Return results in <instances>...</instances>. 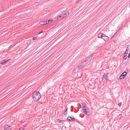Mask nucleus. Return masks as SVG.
Segmentation results:
<instances>
[{"instance_id":"f257e3e1","label":"nucleus","mask_w":130,"mask_h":130,"mask_svg":"<svg viewBox=\"0 0 130 130\" xmlns=\"http://www.w3.org/2000/svg\"><path fill=\"white\" fill-rule=\"evenodd\" d=\"M32 97L35 101H37L41 98V95L38 91H35L32 93Z\"/></svg>"},{"instance_id":"f03ea898","label":"nucleus","mask_w":130,"mask_h":130,"mask_svg":"<svg viewBox=\"0 0 130 130\" xmlns=\"http://www.w3.org/2000/svg\"><path fill=\"white\" fill-rule=\"evenodd\" d=\"M91 59L90 57H86L84 61V62H83L81 64H80V67L78 66L77 67L78 68L79 67V69H81L82 68L85 66L86 65L88 64L91 60Z\"/></svg>"},{"instance_id":"7ed1b4c3","label":"nucleus","mask_w":130,"mask_h":130,"mask_svg":"<svg viewBox=\"0 0 130 130\" xmlns=\"http://www.w3.org/2000/svg\"><path fill=\"white\" fill-rule=\"evenodd\" d=\"M69 14V12L67 11H63L62 13V18L66 17Z\"/></svg>"},{"instance_id":"20e7f679","label":"nucleus","mask_w":130,"mask_h":130,"mask_svg":"<svg viewBox=\"0 0 130 130\" xmlns=\"http://www.w3.org/2000/svg\"><path fill=\"white\" fill-rule=\"evenodd\" d=\"M105 41H107L109 39L108 36H106L105 35H104L103 36V37L102 38Z\"/></svg>"},{"instance_id":"39448f33","label":"nucleus","mask_w":130,"mask_h":130,"mask_svg":"<svg viewBox=\"0 0 130 130\" xmlns=\"http://www.w3.org/2000/svg\"><path fill=\"white\" fill-rule=\"evenodd\" d=\"M10 126L7 125L5 126L4 128L5 130H11V129L10 128Z\"/></svg>"},{"instance_id":"423d86ee","label":"nucleus","mask_w":130,"mask_h":130,"mask_svg":"<svg viewBox=\"0 0 130 130\" xmlns=\"http://www.w3.org/2000/svg\"><path fill=\"white\" fill-rule=\"evenodd\" d=\"M104 34L101 33H99L98 36V37L99 38H102L103 37V36Z\"/></svg>"},{"instance_id":"0eeeda50","label":"nucleus","mask_w":130,"mask_h":130,"mask_svg":"<svg viewBox=\"0 0 130 130\" xmlns=\"http://www.w3.org/2000/svg\"><path fill=\"white\" fill-rule=\"evenodd\" d=\"M127 53L128 52H125L124 54V57H123V59L124 60L126 59H127V57H128L127 56Z\"/></svg>"},{"instance_id":"6e6552de","label":"nucleus","mask_w":130,"mask_h":130,"mask_svg":"<svg viewBox=\"0 0 130 130\" xmlns=\"http://www.w3.org/2000/svg\"><path fill=\"white\" fill-rule=\"evenodd\" d=\"M107 74L106 73V74H104L103 76V80H105V79H106L107 78Z\"/></svg>"},{"instance_id":"1a4fd4ad","label":"nucleus","mask_w":130,"mask_h":130,"mask_svg":"<svg viewBox=\"0 0 130 130\" xmlns=\"http://www.w3.org/2000/svg\"><path fill=\"white\" fill-rule=\"evenodd\" d=\"M83 112H84L85 114L87 116L89 115L90 114L89 111H87V110L83 111Z\"/></svg>"},{"instance_id":"9d476101","label":"nucleus","mask_w":130,"mask_h":130,"mask_svg":"<svg viewBox=\"0 0 130 130\" xmlns=\"http://www.w3.org/2000/svg\"><path fill=\"white\" fill-rule=\"evenodd\" d=\"M8 60H3V61L2 62L1 64H5L6 63H7L8 62Z\"/></svg>"},{"instance_id":"9b49d317","label":"nucleus","mask_w":130,"mask_h":130,"mask_svg":"<svg viewBox=\"0 0 130 130\" xmlns=\"http://www.w3.org/2000/svg\"><path fill=\"white\" fill-rule=\"evenodd\" d=\"M127 74L126 72H123L122 74H121V76H122L123 77H125V76Z\"/></svg>"},{"instance_id":"f8f14e48","label":"nucleus","mask_w":130,"mask_h":130,"mask_svg":"<svg viewBox=\"0 0 130 130\" xmlns=\"http://www.w3.org/2000/svg\"><path fill=\"white\" fill-rule=\"evenodd\" d=\"M45 21H41L40 22V24L41 25H43L46 24Z\"/></svg>"},{"instance_id":"ddd939ff","label":"nucleus","mask_w":130,"mask_h":130,"mask_svg":"<svg viewBox=\"0 0 130 130\" xmlns=\"http://www.w3.org/2000/svg\"><path fill=\"white\" fill-rule=\"evenodd\" d=\"M53 20V19H52L51 20H48L46 21H45V22H46L45 23H46V24L50 23V22H51V21H52Z\"/></svg>"},{"instance_id":"4468645a","label":"nucleus","mask_w":130,"mask_h":130,"mask_svg":"<svg viewBox=\"0 0 130 130\" xmlns=\"http://www.w3.org/2000/svg\"><path fill=\"white\" fill-rule=\"evenodd\" d=\"M129 45H128L127 46V47L126 48V50L125 52H128V51L129 50Z\"/></svg>"},{"instance_id":"2eb2a0df","label":"nucleus","mask_w":130,"mask_h":130,"mask_svg":"<svg viewBox=\"0 0 130 130\" xmlns=\"http://www.w3.org/2000/svg\"><path fill=\"white\" fill-rule=\"evenodd\" d=\"M63 121V120H60L59 119H58L57 120V123H60L61 122H62V121Z\"/></svg>"},{"instance_id":"dca6fc26","label":"nucleus","mask_w":130,"mask_h":130,"mask_svg":"<svg viewBox=\"0 0 130 130\" xmlns=\"http://www.w3.org/2000/svg\"><path fill=\"white\" fill-rule=\"evenodd\" d=\"M117 35V32H116V33H115L114 35L111 38H115L116 36Z\"/></svg>"},{"instance_id":"f3484780","label":"nucleus","mask_w":130,"mask_h":130,"mask_svg":"<svg viewBox=\"0 0 130 130\" xmlns=\"http://www.w3.org/2000/svg\"><path fill=\"white\" fill-rule=\"evenodd\" d=\"M82 108H83V111H84L85 110H87V109L86 108V106H85V107L84 106H83V107Z\"/></svg>"},{"instance_id":"a211bd4d","label":"nucleus","mask_w":130,"mask_h":130,"mask_svg":"<svg viewBox=\"0 0 130 130\" xmlns=\"http://www.w3.org/2000/svg\"><path fill=\"white\" fill-rule=\"evenodd\" d=\"M81 104L82 105L83 107L84 106L85 107V106H86V104L84 103H82Z\"/></svg>"},{"instance_id":"6ab92c4d","label":"nucleus","mask_w":130,"mask_h":130,"mask_svg":"<svg viewBox=\"0 0 130 130\" xmlns=\"http://www.w3.org/2000/svg\"><path fill=\"white\" fill-rule=\"evenodd\" d=\"M71 117H68V118L67 119L69 121H71Z\"/></svg>"},{"instance_id":"aec40b11","label":"nucleus","mask_w":130,"mask_h":130,"mask_svg":"<svg viewBox=\"0 0 130 130\" xmlns=\"http://www.w3.org/2000/svg\"><path fill=\"white\" fill-rule=\"evenodd\" d=\"M124 77H123L122 76H121V75L119 77V78L120 79H122L123 78H124Z\"/></svg>"},{"instance_id":"412c9836","label":"nucleus","mask_w":130,"mask_h":130,"mask_svg":"<svg viewBox=\"0 0 130 130\" xmlns=\"http://www.w3.org/2000/svg\"><path fill=\"white\" fill-rule=\"evenodd\" d=\"M71 121H73L75 120V119L74 118L71 117Z\"/></svg>"},{"instance_id":"4be33fe9","label":"nucleus","mask_w":130,"mask_h":130,"mask_svg":"<svg viewBox=\"0 0 130 130\" xmlns=\"http://www.w3.org/2000/svg\"><path fill=\"white\" fill-rule=\"evenodd\" d=\"M122 104V103L121 102H120L118 104V105L119 106H120Z\"/></svg>"},{"instance_id":"5701e85b","label":"nucleus","mask_w":130,"mask_h":130,"mask_svg":"<svg viewBox=\"0 0 130 130\" xmlns=\"http://www.w3.org/2000/svg\"><path fill=\"white\" fill-rule=\"evenodd\" d=\"M127 57L128 58H129L130 57V53L129 54Z\"/></svg>"},{"instance_id":"b1692460","label":"nucleus","mask_w":130,"mask_h":130,"mask_svg":"<svg viewBox=\"0 0 130 130\" xmlns=\"http://www.w3.org/2000/svg\"><path fill=\"white\" fill-rule=\"evenodd\" d=\"M36 39V38L35 37H34L33 38V40H35Z\"/></svg>"},{"instance_id":"393cba45","label":"nucleus","mask_w":130,"mask_h":130,"mask_svg":"<svg viewBox=\"0 0 130 130\" xmlns=\"http://www.w3.org/2000/svg\"><path fill=\"white\" fill-rule=\"evenodd\" d=\"M67 111H65L64 112V114H67Z\"/></svg>"},{"instance_id":"a878e982","label":"nucleus","mask_w":130,"mask_h":130,"mask_svg":"<svg viewBox=\"0 0 130 130\" xmlns=\"http://www.w3.org/2000/svg\"><path fill=\"white\" fill-rule=\"evenodd\" d=\"M59 17L61 18H62V19L63 18H62V16L61 15H60L59 16Z\"/></svg>"},{"instance_id":"bb28decb","label":"nucleus","mask_w":130,"mask_h":130,"mask_svg":"<svg viewBox=\"0 0 130 130\" xmlns=\"http://www.w3.org/2000/svg\"><path fill=\"white\" fill-rule=\"evenodd\" d=\"M23 129L22 128H20L19 130H23Z\"/></svg>"},{"instance_id":"cd10ccee","label":"nucleus","mask_w":130,"mask_h":130,"mask_svg":"<svg viewBox=\"0 0 130 130\" xmlns=\"http://www.w3.org/2000/svg\"><path fill=\"white\" fill-rule=\"evenodd\" d=\"M43 32V31H41V32H40L39 33V34H40L41 33H42V32Z\"/></svg>"},{"instance_id":"c85d7f7f","label":"nucleus","mask_w":130,"mask_h":130,"mask_svg":"<svg viewBox=\"0 0 130 130\" xmlns=\"http://www.w3.org/2000/svg\"><path fill=\"white\" fill-rule=\"evenodd\" d=\"M82 0H77V1L76 2H79L81 1Z\"/></svg>"},{"instance_id":"c756f323","label":"nucleus","mask_w":130,"mask_h":130,"mask_svg":"<svg viewBox=\"0 0 130 130\" xmlns=\"http://www.w3.org/2000/svg\"><path fill=\"white\" fill-rule=\"evenodd\" d=\"M67 110H68V108L65 111H67Z\"/></svg>"},{"instance_id":"7c9ffc66","label":"nucleus","mask_w":130,"mask_h":130,"mask_svg":"<svg viewBox=\"0 0 130 130\" xmlns=\"http://www.w3.org/2000/svg\"><path fill=\"white\" fill-rule=\"evenodd\" d=\"M129 7H130V5H129Z\"/></svg>"}]
</instances>
